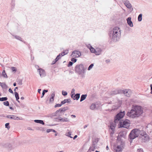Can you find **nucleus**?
<instances>
[{
	"instance_id": "f257e3e1",
	"label": "nucleus",
	"mask_w": 152,
	"mask_h": 152,
	"mask_svg": "<svg viewBox=\"0 0 152 152\" xmlns=\"http://www.w3.org/2000/svg\"><path fill=\"white\" fill-rule=\"evenodd\" d=\"M143 113V109L141 106L133 105L131 110L128 112L126 115L128 116L134 118L139 117Z\"/></svg>"
},
{
	"instance_id": "f03ea898",
	"label": "nucleus",
	"mask_w": 152,
	"mask_h": 152,
	"mask_svg": "<svg viewBox=\"0 0 152 152\" xmlns=\"http://www.w3.org/2000/svg\"><path fill=\"white\" fill-rule=\"evenodd\" d=\"M75 71L76 73L79 75L84 74L85 72V69L82 64L77 65L75 67Z\"/></svg>"
},
{
	"instance_id": "7ed1b4c3",
	"label": "nucleus",
	"mask_w": 152,
	"mask_h": 152,
	"mask_svg": "<svg viewBox=\"0 0 152 152\" xmlns=\"http://www.w3.org/2000/svg\"><path fill=\"white\" fill-rule=\"evenodd\" d=\"M121 137L118 135L117 137V140L119 141L120 142V144L117 146V149L116 150V152H121L122 149L124 148L125 145L124 142L121 140Z\"/></svg>"
},
{
	"instance_id": "20e7f679",
	"label": "nucleus",
	"mask_w": 152,
	"mask_h": 152,
	"mask_svg": "<svg viewBox=\"0 0 152 152\" xmlns=\"http://www.w3.org/2000/svg\"><path fill=\"white\" fill-rule=\"evenodd\" d=\"M68 109V107L67 106L65 107L61 108L57 110L53 114V116H58L59 117L61 116L64 114V112Z\"/></svg>"
},
{
	"instance_id": "39448f33",
	"label": "nucleus",
	"mask_w": 152,
	"mask_h": 152,
	"mask_svg": "<svg viewBox=\"0 0 152 152\" xmlns=\"http://www.w3.org/2000/svg\"><path fill=\"white\" fill-rule=\"evenodd\" d=\"M138 129H135L132 130L129 135V138L131 140H132L136 137L138 136Z\"/></svg>"
},
{
	"instance_id": "423d86ee",
	"label": "nucleus",
	"mask_w": 152,
	"mask_h": 152,
	"mask_svg": "<svg viewBox=\"0 0 152 152\" xmlns=\"http://www.w3.org/2000/svg\"><path fill=\"white\" fill-rule=\"evenodd\" d=\"M130 121L128 119H126L125 120H121L120 121L118 126L120 127L127 128L129 126Z\"/></svg>"
},
{
	"instance_id": "0eeeda50",
	"label": "nucleus",
	"mask_w": 152,
	"mask_h": 152,
	"mask_svg": "<svg viewBox=\"0 0 152 152\" xmlns=\"http://www.w3.org/2000/svg\"><path fill=\"white\" fill-rule=\"evenodd\" d=\"M115 39L116 41H118L121 37V30L119 27H115Z\"/></svg>"
},
{
	"instance_id": "6e6552de",
	"label": "nucleus",
	"mask_w": 152,
	"mask_h": 152,
	"mask_svg": "<svg viewBox=\"0 0 152 152\" xmlns=\"http://www.w3.org/2000/svg\"><path fill=\"white\" fill-rule=\"evenodd\" d=\"M109 128L110 136L111 140H114L113 134H114V124L113 122H110V125L108 126Z\"/></svg>"
},
{
	"instance_id": "1a4fd4ad",
	"label": "nucleus",
	"mask_w": 152,
	"mask_h": 152,
	"mask_svg": "<svg viewBox=\"0 0 152 152\" xmlns=\"http://www.w3.org/2000/svg\"><path fill=\"white\" fill-rule=\"evenodd\" d=\"M125 115V111L121 112L118 113L116 115L115 117V122L117 121H119Z\"/></svg>"
},
{
	"instance_id": "9d476101",
	"label": "nucleus",
	"mask_w": 152,
	"mask_h": 152,
	"mask_svg": "<svg viewBox=\"0 0 152 152\" xmlns=\"http://www.w3.org/2000/svg\"><path fill=\"white\" fill-rule=\"evenodd\" d=\"M122 94H123L125 96L129 97L131 95L132 91L129 89L122 90Z\"/></svg>"
},
{
	"instance_id": "9b49d317",
	"label": "nucleus",
	"mask_w": 152,
	"mask_h": 152,
	"mask_svg": "<svg viewBox=\"0 0 152 152\" xmlns=\"http://www.w3.org/2000/svg\"><path fill=\"white\" fill-rule=\"evenodd\" d=\"M55 119L56 121L61 122H68L69 121V119L68 118H61V117H59L58 118H56Z\"/></svg>"
},
{
	"instance_id": "f8f14e48",
	"label": "nucleus",
	"mask_w": 152,
	"mask_h": 152,
	"mask_svg": "<svg viewBox=\"0 0 152 152\" xmlns=\"http://www.w3.org/2000/svg\"><path fill=\"white\" fill-rule=\"evenodd\" d=\"M81 55V52L77 50H74L72 53L71 56L72 57L75 56L77 57H80Z\"/></svg>"
},
{
	"instance_id": "ddd939ff",
	"label": "nucleus",
	"mask_w": 152,
	"mask_h": 152,
	"mask_svg": "<svg viewBox=\"0 0 152 152\" xmlns=\"http://www.w3.org/2000/svg\"><path fill=\"white\" fill-rule=\"evenodd\" d=\"M38 72H39L40 76L41 77H44L45 75V72L44 70L40 68L38 69Z\"/></svg>"
},
{
	"instance_id": "4468645a",
	"label": "nucleus",
	"mask_w": 152,
	"mask_h": 152,
	"mask_svg": "<svg viewBox=\"0 0 152 152\" xmlns=\"http://www.w3.org/2000/svg\"><path fill=\"white\" fill-rule=\"evenodd\" d=\"M140 138L142 140V141L144 142H145L149 140V137L147 134L144 135V136H142V137H140Z\"/></svg>"
},
{
	"instance_id": "2eb2a0df",
	"label": "nucleus",
	"mask_w": 152,
	"mask_h": 152,
	"mask_svg": "<svg viewBox=\"0 0 152 152\" xmlns=\"http://www.w3.org/2000/svg\"><path fill=\"white\" fill-rule=\"evenodd\" d=\"M122 1L127 7L129 9L132 7L131 4L128 0H122Z\"/></svg>"
},
{
	"instance_id": "dca6fc26",
	"label": "nucleus",
	"mask_w": 152,
	"mask_h": 152,
	"mask_svg": "<svg viewBox=\"0 0 152 152\" xmlns=\"http://www.w3.org/2000/svg\"><path fill=\"white\" fill-rule=\"evenodd\" d=\"M109 35L110 39H113L114 36V28H112V29H110V30Z\"/></svg>"
},
{
	"instance_id": "f3484780",
	"label": "nucleus",
	"mask_w": 152,
	"mask_h": 152,
	"mask_svg": "<svg viewBox=\"0 0 152 152\" xmlns=\"http://www.w3.org/2000/svg\"><path fill=\"white\" fill-rule=\"evenodd\" d=\"M99 140V138H95L94 140H93L92 142V146L94 147H96L97 143L98 142Z\"/></svg>"
},
{
	"instance_id": "a211bd4d",
	"label": "nucleus",
	"mask_w": 152,
	"mask_h": 152,
	"mask_svg": "<svg viewBox=\"0 0 152 152\" xmlns=\"http://www.w3.org/2000/svg\"><path fill=\"white\" fill-rule=\"evenodd\" d=\"M131 17H128L126 19L128 24L130 26L133 27V24L131 21Z\"/></svg>"
},
{
	"instance_id": "6ab92c4d",
	"label": "nucleus",
	"mask_w": 152,
	"mask_h": 152,
	"mask_svg": "<svg viewBox=\"0 0 152 152\" xmlns=\"http://www.w3.org/2000/svg\"><path fill=\"white\" fill-rule=\"evenodd\" d=\"M80 94L79 93L76 94H75L73 96V97L72 98L74 100H78L80 97Z\"/></svg>"
},
{
	"instance_id": "aec40b11",
	"label": "nucleus",
	"mask_w": 152,
	"mask_h": 152,
	"mask_svg": "<svg viewBox=\"0 0 152 152\" xmlns=\"http://www.w3.org/2000/svg\"><path fill=\"white\" fill-rule=\"evenodd\" d=\"M122 90L119 88H117L115 90V94H122Z\"/></svg>"
},
{
	"instance_id": "412c9836",
	"label": "nucleus",
	"mask_w": 152,
	"mask_h": 152,
	"mask_svg": "<svg viewBox=\"0 0 152 152\" xmlns=\"http://www.w3.org/2000/svg\"><path fill=\"white\" fill-rule=\"evenodd\" d=\"M138 136L139 134H140L141 136V137H142V136H144V135L146 134V133L142 130H140L139 129H138Z\"/></svg>"
},
{
	"instance_id": "4be33fe9",
	"label": "nucleus",
	"mask_w": 152,
	"mask_h": 152,
	"mask_svg": "<svg viewBox=\"0 0 152 152\" xmlns=\"http://www.w3.org/2000/svg\"><path fill=\"white\" fill-rule=\"evenodd\" d=\"M88 48L90 49L91 52L92 53H95L96 50L95 49L91 46L89 45L88 46Z\"/></svg>"
},
{
	"instance_id": "5701e85b",
	"label": "nucleus",
	"mask_w": 152,
	"mask_h": 152,
	"mask_svg": "<svg viewBox=\"0 0 152 152\" xmlns=\"http://www.w3.org/2000/svg\"><path fill=\"white\" fill-rule=\"evenodd\" d=\"M34 122L35 123H39V124H41L42 125L45 124L44 122H43V121L42 120H34Z\"/></svg>"
},
{
	"instance_id": "b1692460",
	"label": "nucleus",
	"mask_w": 152,
	"mask_h": 152,
	"mask_svg": "<svg viewBox=\"0 0 152 152\" xmlns=\"http://www.w3.org/2000/svg\"><path fill=\"white\" fill-rule=\"evenodd\" d=\"M70 102L71 100L70 99H64V100L62 101H61L62 104H65V103L67 102L69 103Z\"/></svg>"
},
{
	"instance_id": "393cba45",
	"label": "nucleus",
	"mask_w": 152,
	"mask_h": 152,
	"mask_svg": "<svg viewBox=\"0 0 152 152\" xmlns=\"http://www.w3.org/2000/svg\"><path fill=\"white\" fill-rule=\"evenodd\" d=\"M87 96V94H83L81 96L80 99V102H81L82 101H83L86 99V97Z\"/></svg>"
},
{
	"instance_id": "a878e982",
	"label": "nucleus",
	"mask_w": 152,
	"mask_h": 152,
	"mask_svg": "<svg viewBox=\"0 0 152 152\" xmlns=\"http://www.w3.org/2000/svg\"><path fill=\"white\" fill-rule=\"evenodd\" d=\"M0 86L3 88H7L8 86L4 83L0 82Z\"/></svg>"
},
{
	"instance_id": "bb28decb",
	"label": "nucleus",
	"mask_w": 152,
	"mask_h": 152,
	"mask_svg": "<svg viewBox=\"0 0 152 152\" xmlns=\"http://www.w3.org/2000/svg\"><path fill=\"white\" fill-rule=\"evenodd\" d=\"M96 51L95 52V54L96 55H99L100 54L101 52L102 51V50L100 48H97L96 49Z\"/></svg>"
},
{
	"instance_id": "cd10ccee",
	"label": "nucleus",
	"mask_w": 152,
	"mask_h": 152,
	"mask_svg": "<svg viewBox=\"0 0 152 152\" xmlns=\"http://www.w3.org/2000/svg\"><path fill=\"white\" fill-rule=\"evenodd\" d=\"M11 117H10V119H13L16 120H20L19 118L16 115H11Z\"/></svg>"
},
{
	"instance_id": "c85d7f7f",
	"label": "nucleus",
	"mask_w": 152,
	"mask_h": 152,
	"mask_svg": "<svg viewBox=\"0 0 152 152\" xmlns=\"http://www.w3.org/2000/svg\"><path fill=\"white\" fill-rule=\"evenodd\" d=\"M118 135L120 136L121 137H123L125 138L126 135V134L124 132H120L119 133Z\"/></svg>"
},
{
	"instance_id": "c756f323",
	"label": "nucleus",
	"mask_w": 152,
	"mask_h": 152,
	"mask_svg": "<svg viewBox=\"0 0 152 152\" xmlns=\"http://www.w3.org/2000/svg\"><path fill=\"white\" fill-rule=\"evenodd\" d=\"M2 76L4 78H7L8 77V76L5 72V70H4L2 72Z\"/></svg>"
},
{
	"instance_id": "7c9ffc66",
	"label": "nucleus",
	"mask_w": 152,
	"mask_h": 152,
	"mask_svg": "<svg viewBox=\"0 0 152 152\" xmlns=\"http://www.w3.org/2000/svg\"><path fill=\"white\" fill-rule=\"evenodd\" d=\"M14 94L16 100H18L19 99V94L16 91L14 92Z\"/></svg>"
},
{
	"instance_id": "2f4dec72",
	"label": "nucleus",
	"mask_w": 152,
	"mask_h": 152,
	"mask_svg": "<svg viewBox=\"0 0 152 152\" xmlns=\"http://www.w3.org/2000/svg\"><path fill=\"white\" fill-rule=\"evenodd\" d=\"M121 100H119L118 101V106H115V110L118 108V107L120 106L121 104Z\"/></svg>"
},
{
	"instance_id": "473e14b6",
	"label": "nucleus",
	"mask_w": 152,
	"mask_h": 152,
	"mask_svg": "<svg viewBox=\"0 0 152 152\" xmlns=\"http://www.w3.org/2000/svg\"><path fill=\"white\" fill-rule=\"evenodd\" d=\"M113 141L114 140H111L110 141L111 142V148L112 149V150L113 151H114V144L113 143Z\"/></svg>"
},
{
	"instance_id": "72a5a7b5",
	"label": "nucleus",
	"mask_w": 152,
	"mask_h": 152,
	"mask_svg": "<svg viewBox=\"0 0 152 152\" xmlns=\"http://www.w3.org/2000/svg\"><path fill=\"white\" fill-rule=\"evenodd\" d=\"M96 106L95 104H92L90 107V109L92 110H93L96 108Z\"/></svg>"
},
{
	"instance_id": "f704fd0d",
	"label": "nucleus",
	"mask_w": 152,
	"mask_h": 152,
	"mask_svg": "<svg viewBox=\"0 0 152 152\" xmlns=\"http://www.w3.org/2000/svg\"><path fill=\"white\" fill-rule=\"evenodd\" d=\"M8 99V98L7 97H0V101H7Z\"/></svg>"
},
{
	"instance_id": "c9c22d12",
	"label": "nucleus",
	"mask_w": 152,
	"mask_h": 152,
	"mask_svg": "<svg viewBox=\"0 0 152 152\" xmlns=\"http://www.w3.org/2000/svg\"><path fill=\"white\" fill-rule=\"evenodd\" d=\"M48 92V90H45L44 89L43 90L42 92V95L41 96V98H42L44 96L45 93L47 92Z\"/></svg>"
},
{
	"instance_id": "e433bc0d",
	"label": "nucleus",
	"mask_w": 152,
	"mask_h": 152,
	"mask_svg": "<svg viewBox=\"0 0 152 152\" xmlns=\"http://www.w3.org/2000/svg\"><path fill=\"white\" fill-rule=\"evenodd\" d=\"M142 14H140L139 15L138 17V20L139 21H141L142 20Z\"/></svg>"
},
{
	"instance_id": "4c0bfd02",
	"label": "nucleus",
	"mask_w": 152,
	"mask_h": 152,
	"mask_svg": "<svg viewBox=\"0 0 152 152\" xmlns=\"http://www.w3.org/2000/svg\"><path fill=\"white\" fill-rule=\"evenodd\" d=\"M96 148V147H94L92 146H90L89 148V151H94L95 150V149Z\"/></svg>"
},
{
	"instance_id": "58836bf2",
	"label": "nucleus",
	"mask_w": 152,
	"mask_h": 152,
	"mask_svg": "<svg viewBox=\"0 0 152 152\" xmlns=\"http://www.w3.org/2000/svg\"><path fill=\"white\" fill-rule=\"evenodd\" d=\"M75 90L74 89H72V90L71 94V98H72L73 96V95H74L75 94Z\"/></svg>"
},
{
	"instance_id": "ea45409f",
	"label": "nucleus",
	"mask_w": 152,
	"mask_h": 152,
	"mask_svg": "<svg viewBox=\"0 0 152 152\" xmlns=\"http://www.w3.org/2000/svg\"><path fill=\"white\" fill-rule=\"evenodd\" d=\"M9 123H7L5 124V128H7L8 129H9L10 128V126H9Z\"/></svg>"
},
{
	"instance_id": "a19ab883",
	"label": "nucleus",
	"mask_w": 152,
	"mask_h": 152,
	"mask_svg": "<svg viewBox=\"0 0 152 152\" xmlns=\"http://www.w3.org/2000/svg\"><path fill=\"white\" fill-rule=\"evenodd\" d=\"M11 69L12 70L13 72H15L17 71V69L15 67H11Z\"/></svg>"
},
{
	"instance_id": "79ce46f5",
	"label": "nucleus",
	"mask_w": 152,
	"mask_h": 152,
	"mask_svg": "<svg viewBox=\"0 0 152 152\" xmlns=\"http://www.w3.org/2000/svg\"><path fill=\"white\" fill-rule=\"evenodd\" d=\"M3 104L6 106H7L9 105V103L8 101H6L3 102Z\"/></svg>"
},
{
	"instance_id": "37998d69",
	"label": "nucleus",
	"mask_w": 152,
	"mask_h": 152,
	"mask_svg": "<svg viewBox=\"0 0 152 152\" xmlns=\"http://www.w3.org/2000/svg\"><path fill=\"white\" fill-rule=\"evenodd\" d=\"M63 104H62V102H61V103L60 104H56V105H55L54 106V107H60Z\"/></svg>"
},
{
	"instance_id": "c03bdc74",
	"label": "nucleus",
	"mask_w": 152,
	"mask_h": 152,
	"mask_svg": "<svg viewBox=\"0 0 152 152\" xmlns=\"http://www.w3.org/2000/svg\"><path fill=\"white\" fill-rule=\"evenodd\" d=\"M94 66V64H91L89 65V67H88V70H90Z\"/></svg>"
},
{
	"instance_id": "a18cd8bd",
	"label": "nucleus",
	"mask_w": 152,
	"mask_h": 152,
	"mask_svg": "<svg viewBox=\"0 0 152 152\" xmlns=\"http://www.w3.org/2000/svg\"><path fill=\"white\" fill-rule=\"evenodd\" d=\"M18 84L21 85L22 84V80H19L17 81Z\"/></svg>"
},
{
	"instance_id": "49530a36",
	"label": "nucleus",
	"mask_w": 152,
	"mask_h": 152,
	"mask_svg": "<svg viewBox=\"0 0 152 152\" xmlns=\"http://www.w3.org/2000/svg\"><path fill=\"white\" fill-rule=\"evenodd\" d=\"M54 97L51 96V97L50 99V102L51 103L53 102L54 100Z\"/></svg>"
},
{
	"instance_id": "de8ad7c7",
	"label": "nucleus",
	"mask_w": 152,
	"mask_h": 152,
	"mask_svg": "<svg viewBox=\"0 0 152 152\" xmlns=\"http://www.w3.org/2000/svg\"><path fill=\"white\" fill-rule=\"evenodd\" d=\"M71 132H69L68 133H67V134H66V135L71 138H72L73 137L71 136Z\"/></svg>"
},
{
	"instance_id": "09e8293b",
	"label": "nucleus",
	"mask_w": 152,
	"mask_h": 152,
	"mask_svg": "<svg viewBox=\"0 0 152 152\" xmlns=\"http://www.w3.org/2000/svg\"><path fill=\"white\" fill-rule=\"evenodd\" d=\"M73 64V63L72 61H69L68 63V64L67 65L68 67H69L71 66H72Z\"/></svg>"
},
{
	"instance_id": "8fccbe9b",
	"label": "nucleus",
	"mask_w": 152,
	"mask_h": 152,
	"mask_svg": "<svg viewBox=\"0 0 152 152\" xmlns=\"http://www.w3.org/2000/svg\"><path fill=\"white\" fill-rule=\"evenodd\" d=\"M62 94L63 96H65L67 94V92L66 91H62Z\"/></svg>"
},
{
	"instance_id": "3c124183",
	"label": "nucleus",
	"mask_w": 152,
	"mask_h": 152,
	"mask_svg": "<svg viewBox=\"0 0 152 152\" xmlns=\"http://www.w3.org/2000/svg\"><path fill=\"white\" fill-rule=\"evenodd\" d=\"M71 61L74 63H75L76 62L77 59L75 58H72L71 59Z\"/></svg>"
},
{
	"instance_id": "603ef678",
	"label": "nucleus",
	"mask_w": 152,
	"mask_h": 152,
	"mask_svg": "<svg viewBox=\"0 0 152 152\" xmlns=\"http://www.w3.org/2000/svg\"><path fill=\"white\" fill-rule=\"evenodd\" d=\"M61 57V55L60 54H59L57 56L56 58H55L56 61H58L59 59H60Z\"/></svg>"
},
{
	"instance_id": "864d4df0",
	"label": "nucleus",
	"mask_w": 152,
	"mask_h": 152,
	"mask_svg": "<svg viewBox=\"0 0 152 152\" xmlns=\"http://www.w3.org/2000/svg\"><path fill=\"white\" fill-rule=\"evenodd\" d=\"M65 52H62L61 53H60L59 54L61 55V57H62V56H64V55H66V54L65 53Z\"/></svg>"
},
{
	"instance_id": "5fc2aeb1",
	"label": "nucleus",
	"mask_w": 152,
	"mask_h": 152,
	"mask_svg": "<svg viewBox=\"0 0 152 152\" xmlns=\"http://www.w3.org/2000/svg\"><path fill=\"white\" fill-rule=\"evenodd\" d=\"M8 91H9V92L10 93H11V94H13V91H12V89L10 88L9 89Z\"/></svg>"
},
{
	"instance_id": "6e6d98bb",
	"label": "nucleus",
	"mask_w": 152,
	"mask_h": 152,
	"mask_svg": "<svg viewBox=\"0 0 152 152\" xmlns=\"http://www.w3.org/2000/svg\"><path fill=\"white\" fill-rule=\"evenodd\" d=\"M15 37L16 39H17L18 40H20V39H21V38L20 37L17 36H15Z\"/></svg>"
},
{
	"instance_id": "4d7b16f0",
	"label": "nucleus",
	"mask_w": 152,
	"mask_h": 152,
	"mask_svg": "<svg viewBox=\"0 0 152 152\" xmlns=\"http://www.w3.org/2000/svg\"><path fill=\"white\" fill-rule=\"evenodd\" d=\"M137 152H144V151L142 149L140 148L137 150Z\"/></svg>"
},
{
	"instance_id": "13d9d810",
	"label": "nucleus",
	"mask_w": 152,
	"mask_h": 152,
	"mask_svg": "<svg viewBox=\"0 0 152 152\" xmlns=\"http://www.w3.org/2000/svg\"><path fill=\"white\" fill-rule=\"evenodd\" d=\"M46 132L47 133H49L52 132V129H48L47 130Z\"/></svg>"
},
{
	"instance_id": "bf43d9fd",
	"label": "nucleus",
	"mask_w": 152,
	"mask_h": 152,
	"mask_svg": "<svg viewBox=\"0 0 152 152\" xmlns=\"http://www.w3.org/2000/svg\"><path fill=\"white\" fill-rule=\"evenodd\" d=\"M57 61H56V60L55 59L53 61L52 64H55Z\"/></svg>"
},
{
	"instance_id": "052dcab7",
	"label": "nucleus",
	"mask_w": 152,
	"mask_h": 152,
	"mask_svg": "<svg viewBox=\"0 0 152 152\" xmlns=\"http://www.w3.org/2000/svg\"><path fill=\"white\" fill-rule=\"evenodd\" d=\"M51 96H53L54 97H55V92H53L52 94H51Z\"/></svg>"
},
{
	"instance_id": "680f3d73",
	"label": "nucleus",
	"mask_w": 152,
	"mask_h": 152,
	"mask_svg": "<svg viewBox=\"0 0 152 152\" xmlns=\"http://www.w3.org/2000/svg\"><path fill=\"white\" fill-rule=\"evenodd\" d=\"M105 62L107 63H108L110 62V60L109 59H108L105 61Z\"/></svg>"
},
{
	"instance_id": "e2e57ef3",
	"label": "nucleus",
	"mask_w": 152,
	"mask_h": 152,
	"mask_svg": "<svg viewBox=\"0 0 152 152\" xmlns=\"http://www.w3.org/2000/svg\"><path fill=\"white\" fill-rule=\"evenodd\" d=\"M15 4L14 3H12V9H13L14 8Z\"/></svg>"
},
{
	"instance_id": "0e129e2a",
	"label": "nucleus",
	"mask_w": 152,
	"mask_h": 152,
	"mask_svg": "<svg viewBox=\"0 0 152 152\" xmlns=\"http://www.w3.org/2000/svg\"><path fill=\"white\" fill-rule=\"evenodd\" d=\"M150 87H151V94H152V84H151L150 85Z\"/></svg>"
},
{
	"instance_id": "69168bd1",
	"label": "nucleus",
	"mask_w": 152,
	"mask_h": 152,
	"mask_svg": "<svg viewBox=\"0 0 152 152\" xmlns=\"http://www.w3.org/2000/svg\"><path fill=\"white\" fill-rule=\"evenodd\" d=\"M64 52H65V53L66 54H67L68 53V50H66L64 51Z\"/></svg>"
},
{
	"instance_id": "338daca9",
	"label": "nucleus",
	"mask_w": 152,
	"mask_h": 152,
	"mask_svg": "<svg viewBox=\"0 0 152 152\" xmlns=\"http://www.w3.org/2000/svg\"><path fill=\"white\" fill-rule=\"evenodd\" d=\"M11 115H7L6 117L7 118H10V117H11Z\"/></svg>"
},
{
	"instance_id": "774afa93",
	"label": "nucleus",
	"mask_w": 152,
	"mask_h": 152,
	"mask_svg": "<svg viewBox=\"0 0 152 152\" xmlns=\"http://www.w3.org/2000/svg\"><path fill=\"white\" fill-rule=\"evenodd\" d=\"M77 135H75L74 137H73V140H75L76 138H77Z\"/></svg>"
}]
</instances>
